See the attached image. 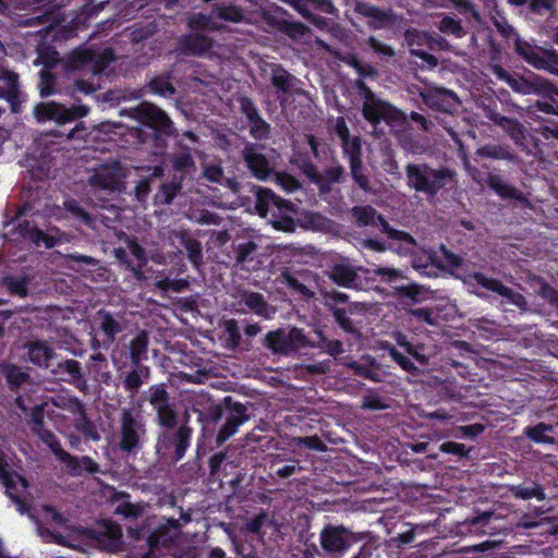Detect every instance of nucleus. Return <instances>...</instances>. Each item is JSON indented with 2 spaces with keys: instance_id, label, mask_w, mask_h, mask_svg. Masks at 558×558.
Segmentation results:
<instances>
[{
  "instance_id": "nucleus-1",
  "label": "nucleus",
  "mask_w": 558,
  "mask_h": 558,
  "mask_svg": "<svg viewBox=\"0 0 558 558\" xmlns=\"http://www.w3.org/2000/svg\"><path fill=\"white\" fill-rule=\"evenodd\" d=\"M39 534L47 543H57L73 549L81 547V543L87 538H95L100 548L117 553L122 550V529L119 524L104 520L96 531L81 526H66L65 533L53 532L48 529H39Z\"/></svg>"
},
{
  "instance_id": "nucleus-2",
  "label": "nucleus",
  "mask_w": 558,
  "mask_h": 558,
  "mask_svg": "<svg viewBox=\"0 0 558 558\" xmlns=\"http://www.w3.org/2000/svg\"><path fill=\"white\" fill-rule=\"evenodd\" d=\"M255 210L262 218H268L274 229L293 233L298 222L294 216L299 214L298 206L284 199L267 187H255Z\"/></svg>"
},
{
  "instance_id": "nucleus-3",
  "label": "nucleus",
  "mask_w": 558,
  "mask_h": 558,
  "mask_svg": "<svg viewBox=\"0 0 558 558\" xmlns=\"http://www.w3.org/2000/svg\"><path fill=\"white\" fill-rule=\"evenodd\" d=\"M407 184L415 192L434 197L447 184L453 183L457 172L448 167L433 168L427 163H408L405 166Z\"/></svg>"
},
{
  "instance_id": "nucleus-4",
  "label": "nucleus",
  "mask_w": 558,
  "mask_h": 558,
  "mask_svg": "<svg viewBox=\"0 0 558 558\" xmlns=\"http://www.w3.org/2000/svg\"><path fill=\"white\" fill-rule=\"evenodd\" d=\"M162 430L158 434L156 441V453L160 458L168 457L172 453V459L177 462L181 460L190 445L193 434V428L190 426V414L187 411L183 413L180 424L177 423L175 427H160Z\"/></svg>"
},
{
  "instance_id": "nucleus-5",
  "label": "nucleus",
  "mask_w": 558,
  "mask_h": 558,
  "mask_svg": "<svg viewBox=\"0 0 558 558\" xmlns=\"http://www.w3.org/2000/svg\"><path fill=\"white\" fill-rule=\"evenodd\" d=\"M262 343L277 356H290L302 349L314 347V342L298 327L270 330L265 335Z\"/></svg>"
},
{
  "instance_id": "nucleus-6",
  "label": "nucleus",
  "mask_w": 558,
  "mask_h": 558,
  "mask_svg": "<svg viewBox=\"0 0 558 558\" xmlns=\"http://www.w3.org/2000/svg\"><path fill=\"white\" fill-rule=\"evenodd\" d=\"M121 116H128L160 135L172 136L175 133L174 123L169 114L150 101H142L136 107L122 110Z\"/></svg>"
},
{
  "instance_id": "nucleus-7",
  "label": "nucleus",
  "mask_w": 558,
  "mask_h": 558,
  "mask_svg": "<svg viewBox=\"0 0 558 558\" xmlns=\"http://www.w3.org/2000/svg\"><path fill=\"white\" fill-rule=\"evenodd\" d=\"M146 434L145 423L141 411L123 408L120 412L119 448L126 453L136 452L142 448V438Z\"/></svg>"
},
{
  "instance_id": "nucleus-8",
  "label": "nucleus",
  "mask_w": 558,
  "mask_h": 558,
  "mask_svg": "<svg viewBox=\"0 0 558 558\" xmlns=\"http://www.w3.org/2000/svg\"><path fill=\"white\" fill-rule=\"evenodd\" d=\"M88 113L89 107L86 105L76 104L66 107L64 104L52 100L38 102L33 109V114L37 122L54 121L59 125L84 118Z\"/></svg>"
},
{
  "instance_id": "nucleus-9",
  "label": "nucleus",
  "mask_w": 558,
  "mask_h": 558,
  "mask_svg": "<svg viewBox=\"0 0 558 558\" xmlns=\"http://www.w3.org/2000/svg\"><path fill=\"white\" fill-rule=\"evenodd\" d=\"M146 400L156 412V422L159 427H175L179 414L165 384L150 386L146 391Z\"/></svg>"
},
{
  "instance_id": "nucleus-10",
  "label": "nucleus",
  "mask_w": 558,
  "mask_h": 558,
  "mask_svg": "<svg viewBox=\"0 0 558 558\" xmlns=\"http://www.w3.org/2000/svg\"><path fill=\"white\" fill-rule=\"evenodd\" d=\"M514 50L535 69L544 70L558 76V52L556 50L533 46L521 38L515 39Z\"/></svg>"
},
{
  "instance_id": "nucleus-11",
  "label": "nucleus",
  "mask_w": 558,
  "mask_h": 558,
  "mask_svg": "<svg viewBox=\"0 0 558 558\" xmlns=\"http://www.w3.org/2000/svg\"><path fill=\"white\" fill-rule=\"evenodd\" d=\"M351 214L355 223L360 227L376 226L377 223H380L381 231L386 233L389 239L402 241L411 246L417 245L416 240L411 234L390 227L386 219L369 205L354 206Z\"/></svg>"
},
{
  "instance_id": "nucleus-12",
  "label": "nucleus",
  "mask_w": 558,
  "mask_h": 558,
  "mask_svg": "<svg viewBox=\"0 0 558 558\" xmlns=\"http://www.w3.org/2000/svg\"><path fill=\"white\" fill-rule=\"evenodd\" d=\"M353 11L367 20V25L373 29L392 27L399 23V16L392 8H379L363 0H344Z\"/></svg>"
},
{
  "instance_id": "nucleus-13",
  "label": "nucleus",
  "mask_w": 558,
  "mask_h": 558,
  "mask_svg": "<svg viewBox=\"0 0 558 558\" xmlns=\"http://www.w3.org/2000/svg\"><path fill=\"white\" fill-rule=\"evenodd\" d=\"M492 71L499 80L506 82L515 93L522 95L535 94L541 97H543V95H548L546 90L548 89L547 78L545 77L535 74L530 77L518 74L512 75L499 64L493 65Z\"/></svg>"
},
{
  "instance_id": "nucleus-14",
  "label": "nucleus",
  "mask_w": 558,
  "mask_h": 558,
  "mask_svg": "<svg viewBox=\"0 0 558 558\" xmlns=\"http://www.w3.org/2000/svg\"><path fill=\"white\" fill-rule=\"evenodd\" d=\"M225 407L227 408L225 423L221 425L216 436V442L219 446L231 438L238 432L239 427L251 417L248 408L252 407V404L250 403L244 404L234 401L233 398L229 396L225 398Z\"/></svg>"
},
{
  "instance_id": "nucleus-15",
  "label": "nucleus",
  "mask_w": 558,
  "mask_h": 558,
  "mask_svg": "<svg viewBox=\"0 0 558 558\" xmlns=\"http://www.w3.org/2000/svg\"><path fill=\"white\" fill-rule=\"evenodd\" d=\"M0 482L5 487L7 495L17 506L19 511L27 512L29 505L23 494L28 487V482L10 468L2 453H0Z\"/></svg>"
},
{
  "instance_id": "nucleus-16",
  "label": "nucleus",
  "mask_w": 558,
  "mask_h": 558,
  "mask_svg": "<svg viewBox=\"0 0 558 558\" xmlns=\"http://www.w3.org/2000/svg\"><path fill=\"white\" fill-rule=\"evenodd\" d=\"M113 61L114 56L111 50L97 53L90 49L78 48L69 54L66 68L75 71L89 65L90 70L97 74L101 73Z\"/></svg>"
},
{
  "instance_id": "nucleus-17",
  "label": "nucleus",
  "mask_w": 558,
  "mask_h": 558,
  "mask_svg": "<svg viewBox=\"0 0 558 558\" xmlns=\"http://www.w3.org/2000/svg\"><path fill=\"white\" fill-rule=\"evenodd\" d=\"M352 533L342 525H326L320 532V546L329 558H339L350 546Z\"/></svg>"
},
{
  "instance_id": "nucleus-18",
  "label": "nucleus",
  "mask_w": 558,
  "mask_h": 558,
  "mask_svg": "<svg viewBox=\"0 0 558 558\" xmlns=\"http://www.w3.org/2000/svg\"><path fill=\"white\" fill-rule=\"evenodd\" d=\"M362 114L366 121L376 125L381 120L387 123H399L405 120V114L391 104L375 97L372 101H364Z\"/></svg>"
},
{
  "instance_id": "nucleus-19",
  "label": "nucleus",
  "mask_w": 558,
  "mask_h": 558,
  "mask_svg": "<svg viewBox=\"0 0 558 558\" xmlns=\"http://www.w3.org/2000/svg\"><path fill=\"white\" fill-rule=\"evenodd\" d=\"M264 145L245 143L241 156L250 172L258 180H266L272 172L270 160L262 153Z\"/></svg>"
},
{
  "instance_id": "nucleus-20",
  "label": "nucleus",
  "mask_w": 558,
  "mask_h": 558,
  "mask_svg": "<svg viewBox=\"0 0 558 558\" xmlns=\"http://www.w3.org/2000/svg\"><path fill=\"white\" fill-rule=\"evenodd\" d=\"M423 102L432 109L451 112L459 102L458 96L444 87L428 86L418 92Z\"/></svg>"
},
{
  "instance_id": "nucleus-21",
  "label": "nucleus",
  "mask_w": 558,
  "mask_h": 558,
  "mask_svg": "<svg viewBox=\"0 0 558 558\" xmlns=\"http://www.w3.org/2000/svg\"><path fill=\"white\" fill-rule=\"evenodd\" d=\"M359 271L366 272L367 270L363 267H353L348 262L335 263L327 271L328 278L339 287L348 289H360L361 280Z\"/></svg>"
},
{
  "instance_id": "nucleus-22",
  "label": "nucleus",
  "mask_w": 558,
  "mask_h": 558,
  "mask_svg": "<svg viewBox=\"0 0 558 558\" xmlns=\"http://www.w3.org/2000/svg\"><path fill=\"white\" fill-rule=\"evenodd\" d=\"M474 279L480 286L504 296L522 312L529 311L527 301L524 295L505 286L501 281L494 278H487L481 272H476L474 275Z\"/></svg>"
},
{
  "instance_id": "nucleus-23",
  "label": "nucleus",
  "mask_w": 558,
  "mask_h": 558,
  "mask_svg": "<svg viewBox=\"0 0 558 558\" xmlns=\"http://www.w3.org/2000/svg\"><path fill=\"white\" fill-rule=\"evenodd\" d=\"M12 227L11 230L8 231L5 235H15L13 240L28 239L36 245H39L40 242L45 243L47 248H51L56 244V239L53 236L45 234L41 230L32 226L28 221H20L17 218L14 221L8 222L5 228Z\"/></svg>"
},
{
  "instance_id": "nucleus-24",
  "label": "nucleus",
  "mask_w": 558,
  "mask_h": 558,
  "mask_svg": "<svg viewBox=\"0 0 558 558\" xmlns=\"http://www.w3.org/2000/svg\"><path fill=\"white\" fill-rule=\"evenodd\" d=\"M487 185L502 199H513L520 203L525 208H532L531 201L524 195L522 191L509 184L499 174L489 173L487 175Z\"/></svg>"
},
{
  "instance_id": "nucleus-25",
  "label": "nucleus",
  "mask_w": 558,
  "mask_h": 558,
  "mask_svg": "<svg viewBox=\"0 0 558 558\" xmlns=\"http://www.w3.org/2000/svg\"><path fill=\"white\" fill-rule=\"evenodd\" d=\"M28 369L29 367L23 368L13 363H0V374L4 377L12 392H19L23 386H34L37 384L28 373Z\"/></svg>"
},
{
  "instance_id": "nucleus-26",
  "label": "nucleus",
  "mask_w": 558,
  "mask_h": 558,
  "mask_svg": "<svg viewBox=\"0 0 558 558\" xmlns=\"http://www.w3.org/2000/svg\"><path fill=\"white\" fill-rule=\"evenodd\" d=\"M485 117L493 123L500 126L515 145L522 146L525 141V128L523 124L510 117H505L493 109H486Z\"/></svg>"
},
{
  "instance_id": "nucleus-27",
  "label": "nucleus",
  "mask_w": 558,
  "mask_h": 558,
  "mask_svg": "<svg viewBox=\"0 0 558 558\" xmlns=\"http://www.w3.org/2000/svg\"><path fill=\"white\" fill-rule=\"evenodd\" d=\"M211 47L213 39L210 37L194 33L180 37L174 52L179 56H202Z\"/></svg>"
},
{
  "instance_id": "nucleus-28",
  "label": "nucleus",
  "mask_w": 558,
  "mask_h": 558,
  "mask_svg": "<svg viewBox=\"0 0 558 558\" xmlns=\"http://www.w3.org/2000/svg\"><path fill=\"white\" fill-rule=\"evenodd\" d=\"M178 527L179 524L177 521H172L150 531L147 538V547L149 551L145 553L142 558H156L153 553L156 549L170 545L177 536Z\"/></svg>"
},
{
  "instance_id": "nucleus-29",
  "label": "nucleus",
  "mask_w": 558,
  "mask_h": 558,
  "mask_svg": "<svg viewBox=\"0 0 558 558\" xmlns=\"http://www.w3.org/2000/svg\"><path fill=\"white\" fill-rule=\"evenodd\" d=\"M270 83L277 92L284 97L293 93H299L296 88L299 80L281 64H270Z\"/></svg>"
},
{
  "instance_id": "nucleus-30",
  "label": "nucleus",
  "mask_w": 558,
  "mask_h": 558,
  "mask_svg": "<svg viewBox=\"0 0 558 558\" xmlns=\"http://www.w3.org/2000/svg\"><path fill=\"white\" fill-rule=\"evenodd\" d=\"M27 361L40 368H49L50 361L54 359L56 352L47 341L36 340L25 344Z\"/></svg>"
},
{
  "instance_id": "nucleus-31",
  "label": "nucleus",
  "mask_w": 558,
  "mask_h": 558,
  "mask_svg": "<svg viewBox=\"0 0 558 558\" xmlns=\"http://www.w3.org/2000/svg\"><path fill=\"white\" fill-rule=\"evenodd\" d=\"M88 183L94 189L114 192L119 190L121 181L114 168L102 167L89 177Z\"/></svg>"
},
{
  "instance_id": "nucleus-32",
  "label": "nucleus",
  "mask_w": 558,
  "mask_h": 558,
  "mask_svg": "<svg viewBox=\"0 0 558 558\" xmlns=\"http://www.w3.org/2000/svg\"><path fill=\"white\" fill-rule=\"evenodd\" d=\"M295 221L298 222V227L315 232L329 231L332 225L331 220L327 217L311 210H302L299 213V217L295 218Z\"/></svg>"
},
{
  "instance_id": "nucleus-33",
  "label": "nucleus",
  "mask_w": 558,
  "mask_h": 558,
  "mask_svg": "<svg viewBox=\"0 0 558 558\" xmlns=\"http://www.w3.org/2000/svg\"><path fill=\"white\" fill-rule=\"evenodd\" d=\"M475 155L486 159L507 160L517 162L518 155L506 144H487L476 149Z\"/></svg>"
},
{
  "instance_id": "nucleus-34",
  "label": "nucleus",
  "mask_w": 558,
  "mask_h": 558,
  "mask_svg": "<svg viewBox=\"0 0 558 558\" xmlns=\"http://www.w3.org/2000/svg\"><path fill=\"white\" fill-rule=\"evenodd\" d=\"M173 75L171 72L158 74L149 80L147 88L163 98L173 99L178 94L175 86L172 83Z\"/></svg>"
},
{
  "instance_id": "nucleus-35",
  "label": "nucleus",
  "mask_w": 558,
  "mask_h": 558,
  "mask_svg": "<svg viewBox=\"0 0 558 558\" xmlns=\"http://www.w3.org/2000/svg\"><path fill=\"white\" fill-rule=\"evenodd\" d=\"M169 160L171 162L172 169L174 170L173 174H181L182 180L196 171L195 161L187 147H183V149L179 153L171 154L169 156Z\"/></svg>"
},
{
  "instance_id": "nucleus-36",
  "label": "nucleus",
  "mask_w": 558,
  "mask_h": 558,
  "mask_svg": "<svg viewBox=\"0 0 558 558\" xmlns=\"http://www.w3.org/2000/svg\"><path fill=\"white\" fill-rule=\"evenodd\" d=\"M178 239L185 248L190 263L196 269H201V267L204 265L202 243L198 240L190 236L187 231H181L178 234Z\"/></svg>"
},
{
  "instance_id": "nucleus-37",
  "label": "nucleus",
  "mask_w": 558,
  "mask_h": 558,
  "mask_svg": "<svg viewBox=\"0 0 558 558\" xmlns=\"http://www.w3.org/2000/svg\"><path fill=\"white\" fill-rule=\"evenodd\" d=\"M344 179V169L342 166L337 165L335 167L326 168L323 172H319L316 185L320 194H328L331 191V185L340 183Z\"/></svg>"
},
{
  "instance_id": "nucleus-38",
  "label": "nucleus",
  "mask_w": 558,
  "mask_h": 558,
  "mask_svg": "<svg viewBox=\"0 0 558 558\" xmlns=\"http://www.w3.org/2000/svg\"><path fill=\"white\" fill-rule=\"evenodd\" d=\"M245 305L256 315L269 318L271 315L270 306L265 301L263 294L244 290L240 293Z\"/></svg>"
},
{
  "instance_id": "nucleus-39",
  "label": "nucleus",
  "mask_w": 558,
  "mask_h": 558,
  "mask_svg": "<svg viewBox=\"0 0 558 558\" xmlns=\"http://www.w3.org/2000/svg\"><path fill=\"white\" fill-rule=\"evenodd\" d=\"M100 317V329L106 335L107 339L104 344L108 348L116 339V336L122 331V325L116 320L109 312L100 310L98 313Z\"/></svg>"
},
{
  "instance_id": "nucleus-40",
  "label": "nucleus",
  "mask_w": 558,
  "mask_h": 558,
  "mask_svg": "<svg viewBox=\"0 0 558 558\" xmlns=\"http://www.w3.org/2000/svg\"><path fill=\"white\" fill-rule=\"evenodd\" d=\"M148 350V335L146 331H141L130 343V360L133 366H137L144 359H146Z\"/></svg>"
},
{
  "instance_id": "nucleus-41",
  "label": "nucleus",
  "mask_w": 558,
  "mask_h": 558,
  "mask_svg": "<svg viewBox=\"0 0 558 558\" xmlns=\"http://www.w3.org/2000/svg\"><path fill=\"white\" fill-rule=\"evenodd\" d=\"M183 181L181 174H172L170 181L160 185L159 193L163 205H171L173 199L181 194Z\"/></svg>"
},
{
  "instance_id": "nucleus-42",
  "label": "nucleus",
  "mask_w": 558,
  "mask_h": 558,
  "mask_svg": "<svg viewBox=\"0 0 558 558\" xmlns=\"http://www.w3.org/2000/svg\"><path fill=\"white\" fill-rule=\"evenodd\" d=\"M213 13L220 20L235 24L245 20L244 11L235 4H215Z\"/></svg>"
},
{
  "instance_id": "nucleus-43",
  "label": "nucleus",
  "mask_w": 558,
  "mask_h": 558,
  "mask_svg": "<svg viewBox=\"0 0 558 558\" xmlns=\"http://www.w3.org/2000/svg\"><path fill=\"white\" fill-rule=\"evenodd\" d=\"M225 328L227 335L225 339V347L229 350H236L242 341L239 323L235 319H226L220 324Z\"/></svg>"
},
{
  "instance_id": "nucleus-44",
  "label": "nucleus",
  "mask_w": 558,
  "mask_h": 558,
  "mask_svg": "<svg viewBox=\"0 0 558 558\" xmlns=\"http://www.w3.org/2000/svg\"><path fill=\"white\" fill-rule=\"evenodd\" d=\"M142 97L141 90H129V89H109L104 94L97 96V98L104 102L119 104L121 100L126 99H138Z\"/></svg>"
},
{
  "instance_id": "nucleus-45",
  "label": "nucleus",
  "mask_w": 558,
  "mask_h": 558,
  "mask_svg": "<svg viewBox=\"0 0 558 558\" xmlns=\"http://www.w3.org/2000/svg\"><path fill=\"white\" fill-rule=\"evenodd\" d=\"M526 9L534 15L553 17L557 14V0H530Z\"/></svg>"
},
{
  "instance_id": "nucleus-46",
  "label": "nucleus",
  "mask_w": 558,
  "mask_h": 558,
  "mask_svg": "<svg viewBox=\"0 0 558 558\" xmlns=\"http://www.w3.org/2000/svg\"><path fill=\"white\" fill-rule=\"evenodd\" d=\"M29 282L31 279L27 276H10L3 279V283L7 287L8 291L11 294H16L21 298H26L28 295Z\"/></svg>"
},
{
  "instance_id": "nucleus-47",
  "label": "nucleus",
  "mask_w": 558,
  "mask_h": 558,
  "mask_svg": "<svg viewBox=\"0 0 558 558\" xmlns=\"http://www.w3.org/2000/svg\"><path fill=\"white\" fill-rule=\"evenodd\" d=\"M510 492L514 497L524 500L531 498L544 500L546 498L543 487L537 483H533L531 487H525L523 485L511 486Z\"/></svg>"
},
{
  "instance_id": "nucleus-48",
  "label": "nucleus",
  "mask_w": 558,
  "mask_h": 558,
  "mask_svg": "<svg viewBox=\"0 0 558 558\" xmlns=\"http://www.w3.org/2000/svg\"><path fill=\"white\" fill-rule=\"evenodd\" d=\"M38 57L34 61L35 65L43 64L45 69L52 68L60 62L59 53L50 46L40 45L37 47Z\"/></svg>"
},
{
  "instance_id": "nucleus-49",
  "label": "nucleus",
  "mask_w": 558,
  "mask_h": 558,
  "mask_svg": "<svg viewBox=\"0 0 558 558\" xmlns=\"http://www.w3.org/2000/svg\"><path fill=\"white\" fill-rule=\"evenodd\" d=\"M531 281L535 282L538 287L536 292L551 305L558 307V290L546 282L542 277L533 276Z\"/></svg>"
},
{
  "instance_id": "nucleus-50",
  "label": "nucleus",
  "mask_w": 558,
  "mask_h": 558,
  "mask_svg": "<svg viewBox=\"0 0 558 558\" xmlns=\"http://www.w3.org/2000/svg\"><path fill=\"white\" fill-rule=\"evenodd\" d=\"M531 281L535 282L538 287L536 292L551 305L558 307V290L546 282L542 277L533 276Z\"/></svg>"
},
{
  "instance_id": "nucleus-51",
  "label": "nucleus",
  "mask_w": 558,
  "mask_h": 558,
  "mask_svg": "<svg viewBox=\"0 0 558 558\" xmlns=\"http://www.w3.org/2000/svg\"><path fill=\"white\" fill-rule=\"evenodd\" d=\"M327 308L332 313V316L336 323L347 332L354 333L356 331L352 320L348 316V311L345 308L337 307V305L331 302L327 303Z\"/></svg>"
},
{
  "instance_id": "nucleus-52",
  "label": "nucleus",
  "mask_w": 558,
  "mask_h": 558,
  "mask_svg": "<svg viewBox=\"0 0 558 558\" xmlns=\"http://www.w3.org/2000/svg\"><path fill=\"white\" fill-rule=\"evenodd\" d=\"M39 94L41 97H49L57 93L56 83L57 77L48 69H43L39 72Z\"/></svg>"
},
{
  "instance_id": "nucleus-53",
  "label": "nucleus",
  "mask_w": 558,
  "mask_h": 558,
  "mask_svg": "<svg viewBox=\"0 0 558 558\" xmlns=\"http://www.w3.org/2000/svg\"><path fill=\"white\" fill-rule=\"evenodd\" d=\"M349 165H350V173L352 175L353 181L363 191L371 192L372 191L371 182H369L367 175H365L363 173V161H362V159H360V160H351V161H349Z\"/></svg>"
},
{
  "instance_id": "nucleus-54",
  "label": "nucleus",
  "mask_w": 558,
  "mask_h": 558,
  "mask_svg": "<svg viewBox=\"0 0 558 558\" xmlns=\"http://www.w3.org/2000/svg\"><path fill=\"white\" fill-rule=\"evenodd\" d=\"M551 429V425L539 423L536 426L527 427L524 433L529 438L533 439L534 441L554 444V438L545 435L546 432H550Z\"/></svg>"
},
{
  "instance_id": "nucleus-55",
  "label": "nucleus",
  "mask_w": 558,
  "mask_h": 558,
  "mask_svg": "<svg viewBox=\"0 0 558 558\" xmlns=\"http://www.w3.org/2000/svg\"><path fill=\"white\" fill-rule=\"evenodd\" d=\"M45 407L46 403L37 404L31 409H28V412L25 413L28 415V424L31 425V428L34 434L43 430L45 428L44 426V414H45Z\"/></svg>"
},
{
  "instance_id": "nucleus-56",
  "label": "nucleus",
  "mask_w": 558,
  "mask_h": 558,
  "mask_svg": "<svg viewBox=\"0 0 558 558\" xmlns=\"http://www.w3.org/2000/svg\"><path fill=\"white\" fill-rule=\"evenodd\" d=\"M190 218L193 219L197 225L213 226H219L223 220L221 216L207 209L194 210Z\"/></svg>"
},
{
  "instance_id": "nucleus-57",
  "label": "nucleus",
  "mask_w": 558,
  "mask_h": 558,
  "mask_svg": "<svg viewBox=\"0 0 558 558\" xmlns=\"http://www.w3.org/2000/svg\"><path fill=\"white\" fill-rule=\"evenodd\" d=\"M270 125L260 116L250 123V134L256 141H264L270 136Z\"/></svg>"
},
{
  "instance_id": "nucleus-58",
  "label": "nucleus",
  "mask_w": 558,
  "mask_h": 558,
  "mask_svg": "<svg viewBox=\"0 0 558 558\" xmlns=\"http://www.w3.org/2000/svg\"><path fill=\"white\" fill-rule=\"evenodd\" d=\"M64 208L85 225L94 227L95 219L75 199L64 202Z\"/></svg>"
},
{
  "instance_id": "nucleus-59",
  "label": "nucleus",
  "mask_w": 558,
  "mask_h": 558,
  "mask_svg": "<svg viewBox=\"0 0 558 558\" xmlns=\"http://www.w3.org/2000/svg\"><path fill=\"white\" fill-rule=\"evenodd\" d=\"M58 460L65 464L71 476L82 475L81 458L70 454L68 451L60 452Z\"/></svg>"
},
{
  "instance_id": "nucleus-60",
  "label": "nucleus",
  "mask_w": 558,
  "mask_h": 558,
  "mask_svg": "<svg viewBox=\"0 0 558 558\" xmlns=\"http://www.w3.org/2000/svg\"><path fill=\"white\" fill-rule=\"evenodd\" d=\"M281 33H284L291 38H301L303 37L307 32H310V28L301 23V22H290L284 21V23H281Z\"/></svg>"
},
{
  "instance_id": "nucleus-61",
  "label": "nucleus",
  "mask_w": 558,
  "mask_h": 558,
  "mask_svg": "<svg viewBox=\"0 0 558 558\" xmlns=\"http://www.w3.org/2000/svg\"><path fill=\"white\" fill-rule=\"evenodd\" d=\"M58 367H64V371L73 380L81 381L86 386V379L84 377L82 366L76 360H65L64 362L59 363Z\"/></svg>"
},
{
  "instance_id": "nucleus-62",
  "label": "nucleus",
  "mask_w": 558,
  "mask_h": 558,
  "mask_svg": "<svg viewBox=\"0 0 558 558\" xmlns=\"http://www.w3.org/2000/svg\"><path fill=\"white\" fill-rule=\"evenodd\" d=\"M344 154L348 156L349 161L362 159V145L357 136L349 138L342 143Z\"/></svg>"
},
{
  "instance_id": "nucleus-63",
  "label": "nucleus",
  "mask_w": 558,
  "mask_h": 558,
  "mask_svg": "<svg viewBox=\"0 0 558 558\" xmlns=\"http://www.w3.org/2000/svg\"><path fill=\"white\" fill-rule=\"evenodd\" d=\"M187 25L192 29H218V27L213 23L211 17L203 13H197L190 16Z\"/></svg>"
},
{
  "instance_id": "nucleus-64",
  "label": "nucleus",
  "mask_w": 558,
  "mask_h": 558,
  "mask_svg": "<svg viewBox=\"0 0 558 558\" xmlns=\"http://www.w3.org/2000/svg\"><path fill=\"white\" fill-rule=\"evenodd\" d=\"M36 435L51 449L57 458L60 456V452L64 451L51 430L44 428L43 430L36 433Z\"/></svg>"
}]
</instances>
